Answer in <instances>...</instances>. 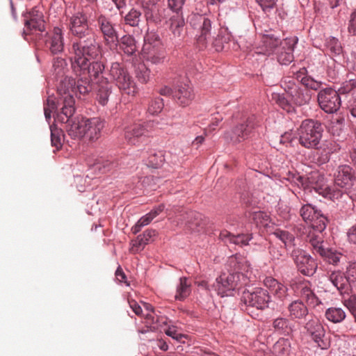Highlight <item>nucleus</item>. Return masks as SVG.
<instances>
[{
	"label": "nucleus",
	"mask_w": 356,
	"mask_h": 356,
	"mask_svg": "<svg viewBox=\"0 0 356 356\" xmlns=\"http://www.w3.org/2000/svg\"><path fill=\"white\" fill-rule=\"evenodd\" d=\"M345 273L353 286L356 284V261L350 263L346 267Z\"/></svg>",
	"instance_id": "obj_58"
},
{
	"label": "nucleus",
	"mask_w": 356,
	"mask_h": 356,
	"mask_svg": "<svg viewBox=\"0 0 356 356\" xmlns=\"http://www.w3.org/2000/svg\"><path fill=\"white\" fill-rule=\"evenodd\" d=\"M291 255L298 270L302 275L312 277L316 273L318 268L317 263L306 251L300 248H294L291 251Z\"/></svg>",
	"instance_id": "obj_19"
},
{
	"label": "nucleus",
	"mask_w": 356,
	"mask_h": 356,
	"mask_svg": "<svg viewBox=\"0 0 356 356\" xmlns=\"http://www.w3.org/2000/svg\"><path fill=\"white\" fill-rule=\"evenodd\" d=\"M154 127L153 121L131 124L124 129V138L129 144L138 145L149 136Z\"/></svg>",
	"instance_id": "obj_17"
},
{
	"label": "nucleus",
	"mask_w": 356,
	"mask_h": 356,
	"mask_svg": "<svg viewBox=\"0 0 356 356\" xmlns=\"http://www.w3.org/2000/svg\"><path fill=\"white\" fill-rule=\"evenodd\" d=\"M115 43H118L120 49L128 56L135 55L138 50L136 40L131 35H124L120 38H118V40Z\"/></svg>",
	"instance_id": "obj_30"
},
{
	"label": "nucleus",
	"mask_w": 356,
	"mask_h": 356,
	"mask_svg": "<svg viewBox=\"0 0 356 356\" xmlns=\"http://www.w3.org/2000/svg\"><path fill=\"white\" fill-rule=\"evenodd\" d=\"M273 235L284 243L286 248L291 245H294L295 237L289 232L282 230L280 229H276L273 232Z\"/></svg>",
	"instance_id": "obj_48"
},
{
	"label": "nucleus",
	"mask_w": 356,
	"mask_h": 356,
	"mask_svg": "<svg viewBox=\"0 0 356 356\" xmlns=\"http://www.w3.org/2000/svg\"><path fill=\"white\" fill-rule=\"evenodd\" d=\"M266 32L262 35L261 42L267 50L273 51L281 44V40L271 31H266Z\"/></svg>",
	"instance_id": "obj_43"
},
{
	"label": "nucleus",
	"mask_w": 356,
	"mask_h": 356,
	"mask_svg": "<svg viewBox=\"0 0 356 356\" xmlns=\"http://www.w3.org/2000/svg\"><path fill=\"white\" fill-rule=\"evenodd\" d=\"M272 327L274 332L284 336H289L293 332V325L287 318L278 317L273 320Z\"/></svg>",
	"instance_id": "obj_32"
},
{
	"label": "nucleus",
	"mask_w": 356,
	"mask_h": 356,
	"mask_svg": "<svg viewBox=\"0 0 356 356\" xmlns=\"http://www.w3.org/2000/svg\"><path fill=\"white\" fill-rule=\"evenodd\" d=\"M314 190L316 193L323 197L330 199L336 202L337 207L343 213H346L351 209L353 200H356V193L343 192L339 188L326 186H315Z\"/></svg>",
	"instance_id": "obj_10"
},
{
	"label": "nucleus",
	"mask_w": 356,
	"mask_h": 356,
	"mask_svg": "<svg viewBox=\"0 0 356 356\" xmlns=\"http://www.w3.org/2000/svg\"><path fill=\"white\" fill-rule=\"evenodd\" d=\"M288 311L291 318L302 319L309 314L307 307L300 300L292 301L288 305Z\"/></svg>",
	"instance_id": "obj_33"
},
{
	"label": "nucleus",
	"mask_w": 356,
	"mask_h": 356,
	"mask_svg": "<svg viewBox=\"0 0 356 356\" xmlns=\"http://www.w3.org/2000/svg\"><path fill=\"white\" fill-rule=\"evenodd\" d=\"M231 39V34L226 30H220L216 37L211 35L209 44L211 43L216 51H221L225 48V45L229 43Z\"/></svg>",
	"instance_id": "obj_34"
},
{
	"label": "nucleus",
	"mask_w": 356,
	"mask_h": 356,
	"mask_svg": "<svg viewBox=\"0 0 356 356\" xmlns=\"http://www.w3.org/2000/svg\"><path fill=\"white\" fill-rule=\"evenodd\" d=\"M289 289L284 284L280 283L277 285V287L272 291L275 298L282 302L289 300L290 296L288 293Z\"/></svg>",
	"instance_id": "obj_54"
},
{
	"label": "nucleus",
	"mask_w": 356,
	"mask_h": 356,
	"mask_svg": "<svg viewBox=\"0 0 356 356\" xmlns=\"http://www.w3.org/2000/svg\"><path fill=\"white\" fill-rule=\"evenodd\" d=\"M143 58L154 65H159L164 62L166 53L163 46L152 47L149 44L142 48Z\"/></svg>",
	"instance_id": "obj_25"
},
{
	"label": "nucleus",
	"mask_w": 356,
	"mask_h": 356,
	"mask_svg": "<svg viewBox=\"0 0 356 356\" xmlns=\"http://www.w3.org/2000/svg\"><path fill=\"white\" fill-rule=\"evenodd\" d=\"M72 56L70 58L71 69L73 73L80 77L75 81V87L78 85L79 81L87 80L89 82L90 90L92 86L90 81H100L104 72L105 71V63L102 60V47L99 42L89 45L72 51H70Z\"/></svg>",
	"instance_id": "obj_2"
},
{
	"label": "nucleus",
	"mask_w": 356,
	"mask_h": 356,
	"mask_svg": "<svg viewBox=\"0 0 356 356\" xmlns=\"http://www.w3.org/2000/svg\"><path fill=\"white\" fill-rule=\"evenodd\" d=\"M341 149L338 143L334 141L326 142L323 145H318L317 152L316 163L318 165L325 164L330 160L331 155L333 153L337 152Z\"/></svg>",
	"instance_id": "obj_27"
},
{
	"label": "nucleus",
	"mask_w": 356,
	"mask_h": 356,
	"mask_svg": "<svg viewBox=\"0 0 356 356\" xmlns=\"http://www.w3.org/2000/svg\"><path fill=\"white\" fill-rule=\"evenodd\" d=\"M300 215L305 222L310 224L314 231L319 234L325 229L329 222L328 218L323 211L318 207L310 203L301 207Z\"/></svg>",
	"instance_id": "obj_13"
},
{
	"label": "nucleus",
	"mask_w": 356,
	"mask_h": 356,
	"mask_svg": "<svg viewBox=\"0 0 356 356\" xmlns=\"http://www.w3.org/2000/svg\"><path fill=\"white\" fill-rule=\"evenodd\" d=\"M186 0H168V8L176 13V14H179L181 13L183 6Z\"/></svg>",
	"instance_id": "obj_61"
},
{
	"label": "nucleus",
	"mask_w": 356,
	"mask_h": 356,
	"mask_svg": "<svg viewBox=\"0 0 356 356\" xmlns=\"http://www.w3.org/2000/svg\"><path fill=\"white\" fill-rule=\"evenodd\" d=\"M325 48L326 51L333 56L340 55L343 51L340 41L333 36H330L325 40Z\"/></svg>",
	"instance_id": "obj_41"
},
{
	"label": "nucleus",
	"mask_w": 356,
	"mask_h": 356,
	"mask_svg": "<svg viewBox=\"0 0 356 356\" xmlns=\"http://www.w3.org/2000/svg\"><path fill=\"white\" fill-rule=\"evenodd\" d=\"M328 280L341 295L349 294L352 291V285L345 272L341 270L332 271L328 275Z\"/></svg>",
	"instance_id": "obj_22"
},
{
	"label": "nucleus",
	"mask_w": 356,
	"mask_h": 356,
	"mask_svg": "<svg viewBox=\"0 0 356 356\" xmlns=\"http://www.w3.org/2000/svg\"><path fill=\"white\" fill-rule=\"evenodd\" d=\"M348 31L350 35L356 36V10H354L350 15Z\"/></svg>",
	"instance_id": "obj_64"
},
{
	"label": "nucleus",
	"mask_w": 356,
	"mask_h": 356,
	"mask_svg": "<svg viewBox=\"0 0 356 356\" xmlns=\"http://www.w3.org/2000/svg\"><path fill=\"white\" fill-rule=\"evenodd\" d=\"M316 101L319 108L325 113H337L341 106V99L339 92L334 87H324L316 95Z\"/></svg>",
	"instance_id": "obj_14"
},
{
	"label": "nucleus",
	"mask_w": 356,
	"mask_h": 356,
	"mask_svg": "<svg viewBox=\"0 0 356 356\" xmlns=\"http://www.w3.org/2000/svg\"><path fill=\"white\" fill-rule=\"evenodd\" d=\"M299 144L307 149H318L324 131L323 124L317 120H304L298 129Z\"/></svg>",
	"instance_id": "obj_7"
},
{
	"label": "nucleus",
	"mask_w": 356,
	"mask_h": 356,
	"mask_svg": "<svg viewBox=\"0 0 356 356\" xmlns=\"http://www.w3.org/2000/svg\"><path fill=\"white\" fill-rule=\"evenodd\" d=\"M300 296L308 304L314 307L318 305L321 302L318 298L316 296L314 291L309 286L307 285L301 287Z\"/></svg>",
	"instance_id": "obj_46"
},
{
	"label": "nucleus",
	"mask_w": 356,
	"mask_h": 356,
	"mask_svg": "<svg viewBox=\"0 0 356 356\" xmlns=\"http://www.w3.org/2000/svg\"><path fill=\"white\" fill-rule=\"evenodd\" d=\"M71 120L67 122H63L66 124L67 131L69 136L73 139H81L86 136V122L88 118H74V115L72 116Z\"/></svg>",
	"instance_id": "obj_21"
},
{
	"label": "nucleus",
	"mask_w": 356,
	"mask_h": 356,
	"mask_svg": "<svg viewBox=\"0 0 356 356\" xmlns=\"http://www.w3.org/2000/svg\"><path fill=\"white\" fill-rule=\"evenodd\" d=\"M170 30L172 33L174 38H179L183 35L184 28L185 26V21L182 14H176L170 18Z\"/></svg>",
	"instance_id": "obj_35"
},
{
	"label": "nucleus",
	"mask_w": 356,
	"mask_h": 356,
	"mask_svg": "<svg viewBox=\"0 0 356 356\" xmlns=\"http://www.w3.org/2000/svg\"><path fill=\"white\" fill-rule=\"evenodd\" d=\"M150 74V70L144 63H139L136 67V77L141 83H147L149 81Z\"/></svg>",
	"instance_id": "obj_47"
},
{
	"label": "nucleus",
	"mask_w": 356,
	"mask_h": 356,
	"mask_svg": "<svg viewBox=\"0 0 356 356\" xmlns=\"http://www.w3.org/2000/svg\"><path fill=\"white\" fill-rule=\"evenodd\" d=\"M140 8L147 23L160 24L163 20L162 13L165 9L158 8L154 1L150 3L143 1Z\"/></svg>",
	"instance_id": "obj_26"
},
{
	"label": "nucleus",
	"mask_w": 356,
	"mask_h": 356,
	"mask_svg": "<svg viewBox=\"0 0 356 356\" xmlns=\"http://www.w3.org/2000/svg\"><path fill=\"white\" fill-rule=\"evenodd\" d=\"M298 137L291 131H286L280 136V143L287 145L289 144L290 146H293V143L296 142Z\"/></svg>",
	"instance_id": "obj_60"
},
{
	"label": "nucleus",
	"mask_w": 356,
	"mask_h": 356,
	"mask_svg": "<svg viewBox=\"0 0 356 356\" xmlns=\"http://www.w3.org/2000/svg\"><path fill=\"white\" fill-rule=\"evenodd\" d=\"M149 44L152 47L163 46L159 35L156 32H147L144 36L143 45Z\"/></svg>",
	"instance_id": "obj_55"
},
{
	"label": "nucleus",
	"mask_w": 356,
	"mask_h": 356,
	"mask_svg": "<svg viewBox=\"0 0 356 356\" xmlns=\"http://www.w3.org/2000/svg\"><path fill=\"white\" fill-rule=\"evenodd\" d=\"M24 26L22 35L26 40H33V35L42 33L46 30L43 13L37 7L33 8L29 12L24 13Z\"/></svg>",
	"instance_id": "obj_15"
},
{
	"label": "nucleus",
	"mask_w": 356,
	"mask_h": 356,
	"mask_svg": "<svg viewBox=\"0 0 356 356\" xmlns=\"http://www.w3.org/2000/svg\"><path fill=\"white\" fill-rule=\"evenodd\" d=\"M281 87L284 92L272 93V100L289 113H296L295 106L308 105L312 100L313 93L297 85L289 77L282 80Z\"/></svg>",
	"instance_id": "obj_3"
},
{
	"label": "nucleus",
	"mask_w": 356,
	"mask_h": 356,
	"mask_svg": "<svg viewBox=\"0 0 356 356\" xmlns=\"http://www.w3.org/2000/svg\"><path fill=\"white\" fill-rule=\"evenodd\" d=\"M219 238L224 243L228 244H234L241 248L249 245L250 241L253 238L252 233L237 234H234L227 230L220 232Z\"/></svg>",
	"instance_id": "obj_24"
},
{
	"label": "nucleus",
	"mask_w": 356,
	"mask_h": 356,
	"mask_svg": "<svg viewBox=\"0 0 356 356\" xmlns=\"http://www.w3.org/2000/svg\"><path fill=\"white\" fill-rule=\"evenodd\" d=\"M67 29L74 37L71 51L98 43L89 24V16L85 9L74 12L68 17Z\"/></svg>",
	"instance_id": "obj_4"
},
{
	"label": "nucleus",
	"mask_w": 356,
	"mask_h": 356,
	"mask_svg": "<svg viewBox=\"0 0 356 356\" xmlns=\"http://www.w3.org/2000/svg\"><path fill=\"white\" fill-rule=\"evenodd\" d=\"M298 42V38L297 36H293L290 38H286L284 39V46L282 48V49L287 50L290 51L291 50V52L293 53L294 49L296 46V44Z\"/></svg>",
	"instance_id": "obj_62"
},
{
	"label": "nucleus",
	"mask_w": 356,
	"mask_h": 356,
	"mask_svg": "<svg viewBox=\"0 0 356 356\" xmlns=\"http://www.w3.org/2000/svg\"><path fill=\"white\" fill-rule=\"evenodd\" d=\"M194 98L192 88L187 83H181L174 88L173 99L182 107L191 104Z\"/></svg>",
	"instance_id": "obj_23"
},
{
	"label": "nucleus",
	"mask_w": 356,
	"mask_h": 356,
	"mask_svg": "<svg viewBox=\"0 0 356 356\" xmlns=\"http://www.w3.org/2000/svg\"><path fill=\"white\" fill-rule=\"evenodd\" d=\"M304 328L318 348L327 350L330 347V339L326 337L325 330L317 318L312 317L307 320Z\"/></svg>",
	"instance_id": "obj_18"
},
{
	"label": "nucleus",
	"mask_w": 356,
	"mask_h": 356,
	"mask_svg": "<svg viewBox=\"0 0 356 356\" xmlns=\"http://www.w3.org/2000/svg\"><path fill=\"white\" fill-rule=\"evenodd\" d=\"M272 353L275 356H289L291 353V342L287 338H280L273 346Z\"/></svg>",
	"instance_id": "obj_36"
},
{
	"label": "nucleus",
	"mask_w": 356,
	"mask_h": 356,
	"mask_svg": "<svg viewBox=\"0 0 356 356\" xmlns=\"http://www.w3.org/2000/svg\"><path fill=\"white\" fill-rule=\"evenodd\" d=\"M261 6L262 10L270 15L276 6L277 0H255Z\"/></svg>",
	"instance_id": "obj_57"
},
{
	"label": "nucleus",
	"mask_w": 356,
	"mask_h": 356,
	"mask_svg": "<svg viewBox=\"0 0 356 356\" xmlns=\"http://www.w3.org/2000/svg\"><path fill=\"white\" fill-rule=\"evenodd\" d=\"M188 22L190 26L197 31L196 38L198 48L200 50L205 49L212 35L211 19L207 15L195 13L189 16Z\"/></svg>",
	"instance_id": "obj_11"
},
{
	"label": "nucleus",
	"mask_w": 356,
	"mask_h": 356,
	"mask_svg": "<svg viewBox=\"0 0 356 356\" xmlns=\"http://www.w3.org/2000/svg\"><path fill=\"white\" fill-rule=\"evenodd\" d=\"M229 265L233 267L232 273H223L216 279L213 284L214 290L221 298L234 296L243 285L245 275L241 272L243 270V264L234 257L229 259Z\"/></svg>",
	"instance_id": "obj_5"
},
{
	"label": "nucleus",
	"mask_w": 356,
	"mask_h": 356,
	"mask_svg": "<svg viewBox=\"0 0 356 356\" xmlns=\"http://www.w3.org/2000/svg\"><path fill=\"white\" fill-rule=\"evenodd\" d=\"M33 41L38 48L43 49L52 55H58L64 51V32L59 26H54L48 31L36 33L33 35Z\"/></svg>",
	"instance_id": "obj_8"
},
{
	"label": "nucleus",
	"mask_w": 356,
	"mask_h": 356,
	"mask_svg": "<svg viewBox=\"0 0 356 356\" xmlns=\"http://www.w3.org/2000/svg\"><path fill=\"white\" fill-rule=\"evenodd\" d=\"M271 296L267 289L261 287H248L241 293L240 307L251 316L252 309L264 311L269 307Z\"/></svg>",
	"instance_id": "obj_6"
},
{
	"label": "nucleus",
	"mask_w": 356,
	"mask_h": 356,
	"mask_svg": "<svg viewBox=\"0 0 356 356\" xmlns=\"http://www.w3.org/2000/svg\"><path fill=\"white\" fill-rule=\"evenodd\" d=\"M165 161L163 151H152L147 158V165L153 168H159Z\"/></svg>",
	"instance_id": "obj_45"
},
{
	"label": "nucleus",
	"mask_w": 356,
	"mask_h": 356,
	"mask_svg": "<svg viewBox=\"0 0 356 356\" xmlns=\"http://www.w3.org/2000/svg\"><path fill=\"white\" fill-rule=\"evenodd\" d=\"M96 83L97 84L96 99L99 104L105 106L107 104L108 98L112 93V85L105 77H102L100 81Z\"/></svg>",
	"instance_id": "obj_28"
},
{
	"label": "nucleus",
	"mask_w": 356,
	"mask_h": 356,
	"mask_svg": "<svg viewBox=\"0 0 356 356\" xmlns=\"http://www.w3.org/2000/svg\"><path fill=\"white\" fill-rule=\"evenodd\" d=\"M51 131V143L53 147H55L57 150L62 147V130L53 126H50Z\"/></svg>",
	"instance_id": "obj_51"
},
{
	"label": "nucleus",
	"mask_w": 356,
	"mask_h": 356,
	"mask_svg": "<svg viewBox=\"0 0 356 356\" xmlns=\"http://www.w3.org/2000/svg\"><path fill=\"white\" fill-rule=\"evenodd\" d=\"M277 59L280 64L287 65L293 60V53L291 52V50L289 51L282 49L277 54Z\"/></svg>",
	"instance_id": "obj_56"
},
{
	"label": "nucleus",
	"mask_w": 356,
	"mask_h": 356,
	"mask_svg": "<svg viewBox=\"0 0 356 356\" xmlns=\"http://www.w3.org/2000/svg\"><path fill=\"white\" fill-rule=\"evenodd\" d=\"M96 22L97 31L102 34L106 44H115L118 40L116 26L109 17L101 14L97 16Z\"/></svg>",
	"instance_id": "obj_20"
},
{
	"label": "nucleus",
	"mask_w": 356,
	"mask_h": 356,
	"mask_svg": "<svg viewBox=\"0 0 356 356\" xmlns=\"http://www.w3.org/2000/svg\"><path fill=\"white\" fill-rule=\"evenodd\" d=\"M307 240L311 244L313 252L316 254L325 253V248L323 245V240L319 234H315L314 233L310 232L307 236Z\"/></svg>",
	"instance_id": "obj_44"
},
{
	"label": "nucleus",
	"mask_w": 356,
	"mask_h": 356,
	"mask_svg": "<svg viewBox=\"0 0 356 356\" xmlns=\"http://www.w3.org/2000/svg\"><path fill=\"white\" fill-rule=\"evenodd\" d=\"M96 168H98L102 173H106L118 167V163L113 159L99 160L96 163Z\"/></svg>",
	"instance_id": "obj_52"
},
{
	"label": "nucleus",
	"mask_w": 356,
	"mask_h": 356,
	"mask_svg": "<svg viewBox=\"0 0 356 356\" xmlns=\"http://www.w3.org/2000/svg\"><path fill=\"white\" fill-rule=\"evenodd\" d=\"M303 82L302 86H305L304 88L310 91L312 90L319 92L324 88L323 86L326 85L324 82L314 79L312 76H308L306 80L303 81Z\"/></svg>",
	"instance_id": "obj_53"
},
{
	"label": "nucleus",
	"mask_w": 356,
	"mask_h": 356,
	"mask_svg": "<svg viewBox=\"0 0 356 356\" xmlns=\"http://www.w3.org/2000/svg\"><path fill=\"white\" fill-rule=\"evenodd\" d=\"M258 126L257 117L254 115L248 116L244 122L236 124L231 131L225 134V140L233 145H237L247 140Z\"/></svg>",
	"instance_id": "obj_12"
},
{
	"label": "nucleus",
	"mask_w": 356,
	"mask_h": 356,
	"mask_svg": "<svg viewBox=\"0 0 356 356\" xmlns=\"http://www.w3.org/2000/svg\"><path fill=\"white\" fill-rule=\"evenodd\" d=\"M250 220L258 228H271L275 223L272 222L270 216L264 211H256L250 213Z\"/></svg>",
	"instance_id": "obj_31"
},
{
	"label": "nucleus",
	"mask_w": 356,
	"mask_h": 356,
	"mask_svg": "<svg viewBox=\"0 0 356 356\" xmlns=\"http://www.w3.org/2000/svg\"><path fill=\"white\" fill-rule=\"evenodd\" d=\"M124 22L126 25L132 27H138L142 22V10L140 6L133 7L124 17Z\"/></svg>",
	"instance_id": "obj_37"
},
{
	"label": "nucleus",
	"mask_w": 356,
	"mask_h": 356,
	"mask_svg": "<svg viewBox=\"0 0 356 356\" xmlns=\"http://www.w3.org/2000/svg\"><path fill=\"white\" fill-rule=\"evenodd\" d=\"M186 224L188 225L192 229H193V226H195L197 228H203L204 223L202 219V215L198 212L194 211H189L186 213Z\"/></svg>",
	"instance_id": "obj_42"
},
{
	"label": "nucleus",
	"mask_w": 356,
	"mask_h": 356,
	"mask_svg": "<svg viewBox=\"0 0 356 356\" xmlns=\"http://www.w3.org/2000/svg\"><path fill=\"white\" fill-rule=\"evenodd\" d=\"M191 293V284L188 282L186 277L179 278V282L177 286L175 300L183 301Z\"/></svg>",
	"instance_id": "obj_38"
},
{
	"label": "nucleus",
	"mask_w": 356,
	"mask_h": 356,
	"mask_svg": "<svg viewBox=\"0 0 356 356\" xmlns=\"http://www.w3.org/2000/svg\"><path fill=\"white\" fill-rule=\"evenodd\" d=\"M67 70V63L65 58L57 56L52 60L51 72L56 79L63 77Z\"/></svg>",
	"instance_id": "obj_39"
},
{
	"label": "nucleus",
	"mask_w": 356,
	"mask_h": 356,
	"mask_svg": "<svg viewBox=\"0 0 356 356\" xmlns=\"http://www.w3.org/2000/svg\"><path fill=\"white\" fill-rule=\"evenodd\" d=\"M326 262L330 264L337 265L342 256L340 252L332 250L330 248H325V253L319 254Z\"/></svg>",
	"instance_id": "obj_49"
},
{
	"label": "nucleus",
	"mask_w": 356,
	"mask_h": 356,
	"mask_svg": "<svg viewBox=\"0 0 356 356\" xmlns=\"http://www.w3.org/2000/svg\"><path fill=\"white\" fill-rule=\"evenodd\" d=\"M165 334L177 341H181L183 339H186V335L179 333L175 326L169 327L165 330Z\"/></svg>",
	"instance_id": "obj_63"
},
{
	"label": "nucleus",
	"mask_w": 356,
	"mask_h": 356,
	"mask_svg": "<svg viewBox=\"0 0 356 356\" xmlns=\"http://www.w3.org/2000/svg\"><path fill=\"white\" fill-rule=\"evenodd\" d=\"M164 106L163 99L160 97L152 98L148 104L147 112L152 115H158Z\"/></svg>",
	"instance_id": "obj_50"
},
{
	"label": "nucleus",
	"mask_w": 356,
	"mask_h": 356,
	"mask_svg": "<svg viewBox=\"0 0 356 356\" xmlns=\"http://www.w3.org/2000/svg\"><path fill=\"white\" fill-rule=\"evenodd\" d=\"M86 136L90 140H96L101 136V131L104 127V120L100 118H88L86 122Z\"/></svg>",
	"instance_id": "obj_29"
},
{
	"label": "nucleus",
	"mask_w": 356,
	"mask_h": 356,
	"mask_svg": "<svg viewBox=\"0 0 356 356\" xmlns=\"http://www.w3.org/2000/svg\"><path fill=\"white\" fill-rule=\"evenodd\" d=\"M325 316L327 321L334 323H339L345 319L346 314L342 308L331 307L326 309Z\"/></svg>",
	"instance_id": "obj_40"
},
{
	"label": "nucleus",
	"mask_w": 356,
	"mask_h": 356,
	"mask_svg": "<svg viewBox=\"0 0 356 356\" xmlns=\"http://www.w3.org/2000/svg\"><path fill=\"white\" fill-rule=\"evenodd\" d=\"M76 82L73 77L66 76L60 80L57 86V97L49 95L44 104V117L47 121L51 120V113H54L55 120L60 122H67L71 120L75 112V100L74 94L87 95L90 86L87 80L79 81L75 87Z\"/></svg>",
	"instance_id": "obj_1"
},
{
	"label": "nucleus",
	"mask_w": 356,
	"mask_h": 356,
	"mask_svg": "<svg viewBox=\"0 0 356 356\" xmlns=\"http://www.w3.org/2000/svg\"><path fill=\"white\" fill-rule=\"evenodd\" d=\"M348 113L352 118L353 122H356V96L353 95L347 102Z\"/></svg>",
	"instance_id": "obj_59"
},
{
	"label": "nucleus",
	"mask_w": 356,
	"mask_h": 356,
	"mask_svg": "<svg viewBox=\"0 0 356 356\" xmlns=\"http://www.w3.org/2000/svg\"><path fill=\"white\" fill-rule=\"evenodd\" d=\"M108 71L110 79L120 91L128 95L134 96L136 95V83L123 63L112 62Z\"/></svg>",
	"instance_id": "obj_9"
},
{
	"label": "nucleus",
	"mask_w": 356,
	"mask_h": 356,
	"mask_svg": "<svg viewBox=\"0 0 356 356\" xmlns=\"http://www.w3.org/2000/svg\"><path fill=\"white\" fill-rule=\"evenodd\" d=\"M356 176L355 170L348 165L338 166L334 174V186L340 188L343 192L356 193Z\"/></svg>",
	"instance_id": "obj_16"
}]
</instances>
